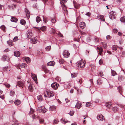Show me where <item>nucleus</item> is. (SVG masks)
<instances>
[{"label": "nucleus", "instance_id": "64", "mask_svg": "<svg viewBox=\"0 0 125 125\" xmlns=\"http://www.w3.org/2000/svg\"><path fill=\"white\" fill-rule=\"evenodd\" d=\"M5 86L6 87H8V88H9L10 86V84H5Z\"/></svg>", "mask_w": 125, "mask_h": 125}, {"label": "nucleus", "instance_id": "4", "mask_svg": "<svg viewBox=\"0 0 125 125\" xmlns=\"http://www.w3.org/2000/svg\"><path fill=\"white\" fill-rule=\"evenodd\" d=\"M59 86V84L56 83H54L51 84V87L54 89H57Z\"/></svg>", "mask_w": 125, "mask_h": 125}, {"label": "nucleus", "instance_id": "33", "mask_svg": "<svg viewBox=\"0 0 125 125\" xmlns=\"http://www.w3.org/2000/svg\"><path fill=\"white\" fill-rule=\"evenodd\" d=\"M20 23L21 24L24 25L25 24L26 21L24 19H21L20 21Z\"/></svg>", "mask_w": 125, "mask_h": 125}, {"label": "nucleus", "instance_id": "28", "mask_svg": "<svg viewBox=\"0 0 125 125\" xmlns=\"http://www.w3.org/2000/svg\"><path fill=\"white\" fill-rule=\"evenodd\" d=\"M97 17L100 19L102 21H105L104 16L102 15H100L97 16Z\"/></svg>", "mask_w": 125, "mask_h": 125}, {"label": "nucleus", "instance_id": "57", "mask_svg": "<svg viewBox=\"0 0 125 125\" xmlns=\"http://www.w3.org/2000/svg\"><path fill=\"white\" fill-rule=\"evenodd\" d=\"M74 112L73 111H71L69 113V114L73 116L74 114Z\"/></svg>", "mask_w": 125, "mask_h": 125}, {"label": "nucleus", "instance_id": "52", "mask_svg": "<svg viewBox=\"0 0 125 125\" xmlns=\"http://www.w3.org/2000/svg\"><path fill=\"white\" fill-rule=\"evenodd\" d=\"M59 62L60 64H63L64 62V61L62 59H61L59 60Z\"/></svg>", "mask_w": 125, "mask_h": 125}, {"label": "nucleus", "instance_id": "29", "mask_svg": "<svg viewBox=\"0 0 125 125\" xmlns=\"http://www.w3.org/2000/svg\"><path fill=\"white\" fill-rule=\"evenodd\" d=\"M14 104L17 105H18L21 104V101L17 99L14 102Z\"/></svg>", "mask_w": 125, "mask_h": 125}, {"label": "nucleus", "instance_id": "19", "mask_svg": "<svg viewBox=\"0 0 125 125\" xmlns=\"http://www.w3.org/2000/svg\"><path fill=\"white\" fill-rule=\"evenodd\" d=\"M42 67L45 73H47L49 71L46 68L45 65H42Z\"/></svg>", "mask_w": 125, "mask_h": 125}, {"label": "nucleus", "instance_id": "39", "mask_svg": "<svg viewBox=\"0 0 125 125\" xmlns=\"http://www.w3.org/2000/svg\"><path fill=\"white\" fill-rule=\"evenodd\" d=\"M36 21L37 23H39L41 21L40 17L37 16L36 18Z\"/></svg>", "mask_w": 125, "mask_h": 125}, {"label": "nucleus", "instance_id": "5", "mask_svg": "<svg viewBox=\"0 0 125 125\" xmlns=\"http://www.w3.org/2000/svg\"><path fill=\"white\" fill-rule=\"evenodd\" d=\"M118 81L121 83H123L125 81V76L119 75L118 78Z\"/></svg>", "mask_w": 125, "mask_h": 125}, {"label": "nucleus", "instance_id": "41", "mask_svg": "<svg viewBox=\"0 0 125 125\" xmlns=\"http://www.w3.org/2000/svg\"><path fill=\"white\" fill-rule=\"evenodd\" d=\"M51 49V47L50 45L47 46L46 48V50L47 51H49Z\"/></svg>", "mask_w": 125, "mask_h": 125}, {"label": "nucleus", "instance_id": "35", "mask_svg": "<svg viewBox=\"0 0 125 125\" xmlns=\"http://www.w3.org/2000/svg\"><path fill=\"white\" fill-rule=\"evenodd\" d=\"M46 27L45 26H43L40 28L41 30L43 31H45L46 30Z\"/></svg>", "mask_w": 125, "mask_h": 125}, {"label": "nucleus", "instance_id": "36", "mask_svg": "<svg viewBox=\"0 0 125 125\" xmlns=\"http://www.w3.org/2000/svg\"><path fill=\"white\" fill-rule=\"evenodd\" d=\"M121 21L122 22H125V16H124L122 17H121L120 19Z\"/></svg>", "mask_w": 125, "mask_h": 125}, {"label": "nucleus", "instance_id": "14", "mask_svg": "<svg viewBox=\"0 0 125 125\" xmlns=\"http://www.w3.org/2000/svg\"><path fill=\"white\" fill-rule=\"evenodd\" d=\"M117 90L120 94H121L122 95V92L123 91V89L122 87L120 86H118L117 87Z\"/></svg>", "mask_w": 125, "mask_h": 125}, {"label": "nucleus", "instance_id": "56", "mask_svg": "<svg viewBox=\"0 0 125 125\" xmlns=\"http://www.w3.org/2000/svg\"><path fill=\"white\" fill-rule=\"evenodd\" d=\"M58 35L61 37H63V36L62 34L60 32H59L58 33Z\"/></svg>", "mask_w": 125, "mask_h": 125}, {"label": "nucleus", "instance_id": "43", "mask_svg": "<svg viewBox=\"0 0 125 125\" xmlns=\"http://www.w3.org/2000/svg\"><path fill=\"white\" fill-rule=\"evenodd\" d=\"M15 93L14 91H11L10 93V95L11 96H13L14 95Z\"/></svg>", "mask_w": 125, "mask_h": 125}, {"label": "nucleus", "instance_id": "21", "mask_svg": "<svg viewBox=\"0 0 125 125\" xmlns=\"http://www.w3.org/2000/svg\"><path fill=\"white\" fill-rule=\"evenodd\" d=\"M103 83V81L101 78H99L97 80V84L99 85H101Z\"/></svg>", "mask_w": 125, "mask_h": 125}, {"label": "nucleus", "instance_id": "15", "mask_svg": "<svg viewBox=\"0 0 125 125\" xmlns=\"http://www.w3.org/2000/svg\"><path fill=\"white\" fill-rule=\"evenodd\" d=\"M23 59L25 61V62H26L29 63L30 62V59L29 57H23Z\"/></svg>", "mask_w": 125, "mask_h": 125}, {"label": "nucleus", "instance_id": "6", "mask_svg": "<svg viewBox=\"0 0 125 125\" xmlns=\"http://www.w3.org/2000/svg\"><path fill=\"white\" fill-rule=\"evenodd\" d=\"M33 36V34L32 33L31 31H27L26 34V36L27 38L29 39L32 37Z\"/></svg>", "mask_w": 125, "mask_h": 125}, {"label": "nucleus", "instance_id": "24", "mask_svg": "<svg viewBox=\"0 0 125 125\" xmlns=\"http://www.w3.org/2000/svg\"><path fill=\"white\" fill-rule=\"evenodd\" d=\"M55 62L53 61H51L47 64L48 65V66H53L54 65Z\"/></svg>", "mask_w": 125, "mask_h": 125}, {"label": "nucleus", "instance_id": "42", "mask_svg": "<svg viewBox=\"0 0 125 125\" xmlns=\"http://www.w3.org/2000/svg\"><path fill=\"white\" fill-rule=\"evenodd\" d=\"M104 74L103 72L102 71H100L99 72L98 76L102 77L103 76Z\"/></svg>", "mask_w": 125, "mask_h": 125}, {"label": "nucleus", "instance_id": "53", "mask_svg": "<svg viewBox=\"0 0 125 125\" xmlns=\"http://www.w3.org/2000/svg\"><path fill=\"white\" fill-rule=\"evenodd\" d=\"M60 121L61 123L64 124H65L66 122V121L62 118L61 119Z\"/></svg>", "mask_w": 125, "mask_h": 125}, {"label": "nucleus", "instance_id": "23", "mask_svg": "<svg viewBox=\"0 0 125 125\" xmlns=\"http://www.w3.org/2000/svg\"><path fill=\"white\" fill-rule=\"evenodd\" d=\"M11 21L14 22H17L18 19L14 17H12L10 19Z\"/></svg>", "mask_w": 125, "mask_h": 125}, {"label": "nucleus", "instance_id": "54", "mask_svg": "<svg viewBox=\"0 0 125 125\" xmlns=\"http://www.w3.org/2000/svg\"><path fill=\"white\" fill-rule=\"evenodd\" d=\"M85 15L88 17H90L91 15V13L90 12H87L85 13Z\"/></svg>", "mask_w": 125, "mask_h": 125}, {"label": "nucleus", "instance_id": "2", "mask_svg": "<svg viewBox=\"0 0 125 125\" xmlns=\"http://www.w3.org/2000/svg\"><path fill=\"white\" fill-rule=\"evenodd\" d=\"M85 63L86 62L84 61L81 60L77 62L76 63V65L78 68H82L85 66Z\"/></svg>", "mask_w": 125, "mask_h": 125}, {"label": "nucleus", "instance_id": "34", "mask_svg": "<svg viewBox=\"0 0 125 125\" xmlns=\"http://www.w3.org/2000/svg\"><path fill=\"white\" fill-rule=\"evenodd\" d=\"M1 29L2 30L4 31H6V27L4 25L1 26L0 27Z\"/></svg>", "mask_w": 125, "mask_h": 125}, {"label": "nucleus", "instance_id": "3", "mask_svg": "<svg viewBox=\"0 0 125 125\" xmlns=\"http://www.w3.org/2000/svg\"><path fill=\"white\" fill-rule=\"evenodd\" d=\"M47 110L43 106H42L38 107V111L39 113H44L46 112Z\"/></svg>", "mask_w": 125, "mask_h": 125}, {"label": "nucleus", "instance_id": "8", "mask_svg": "<svg viewBox=\"0 0 125 125\" xmlns=\"http://www.w3.org/2000/svg\"><path fill=\"white\" fill-rule=\"evenodd\" d=\"M114 12L113 11H111L109 14V16L110 19L111 20L114 19L115 18V15L114 14Z\"/></svg>", "mask_w": 125, "mask_h": 125}, {"label": "nucleus", "instance_id": "18", "mask_svg": "<svg viewBox=\"0 0 125 125\" xmlns=\"http://www.w3.org/2000/svg\"><path fill=\"white\" fill-rule=\"evenodd\" d=\"M42 67L45 73H47L49 71L46 68L45 65H42Z\"/></svg>", "mask_w": 125, "mask_h": 125}, {"label": "nucleus", "instance_id": "46", "mask_svg": "<svg viewBox=\"0 0 125 125\" xmlns=\"http://www.w3.org/2000/svg\"><path fill=\"white\" fill-rule=\"evenodd\" d=\"M18 37L17 36H15L14 37L13 39V41L14 42H16L18 40Z\"/></svg>", "mask_w": 125, "mask_h": 125}, {"label": "nucleus", "instance_id": "12", "mask_svg": "<svg viewBox=\"0 0 125 125\" xmlns=\"http://www.w3.org/2000/svg\"><path fill=\"white\" fill-rule=\"evenodd\" d=\"M79 25L80 28L82 29H84L86 26L85 23L83 22H80Z\"/></svg>", "mask_w": 125, "mask_h": 125}, {"label": "nucleus", "instance_id": "37", "mask_svg": "<svg viewBox=\"0 0 125 125\" xmlns=\"http://www.w3.org/2000/svg\"><path fill=\"white\" fill-rule=\"evenodd\" d=\"M71 75L72 78H75L77 76V74L76 73H71Z\"/></svg>", "mask_w": 125, "mask_h": 125}, {"label": "nucleus", "instance_id": "1", "mask_svg": "<svg viewBox=\"0 0 125 125\" xmlns=\"http://www.w3.org/2000/svg\"><path fill=\"white\" fill-rule=\"evenodd\" d=\"M44 94V97L47 98L52 97L54 96L53 92L49 90H46L45 91Z\"/></svg>", "mask_w": 125, "mask_h": 125}, {"label": "nucleus", "instance_id": "10", "mask_svg": "<svg viewBox=\"0 0 125 125\" xmlns=\"http://www.w3.org/2000/svg\"><path fill=\"white\" fill-rule=\"evenodd\" d=\"M17 85L23 88L24 86V83L22 81H19L17 83Z\"/></svg>", "mask_w": 125, "mask_h": 125}, {"label": "nucleus", "instance_id": "26", "mask_svg": "<svg viewBox=\"0 0 125 125\" xmlns=\"http://www.w3.org/2000/svg\"><path fill=\"white\" fill-rule=\"evenodd\" d=\"M111 74L112 76H115V75H117V74L115 72V71L114 70H112L111 69Z\"/></svg>", "mask_w": 125, "mask_h": 125}, {"label": "nucleus", "instance_id": "59", "mask_svg": "<svg viewBox=\"0 0 125 125\" xmlns=\"http://www.w3.org/2000/svg\"><path fill=\"white\" fill-rule=\"evenodd\" d=\"M4 8V5H0V10L3 9Z\"/></svg>", "mask_w": 125, "mask_h": 125}, {"label": "nucleus", "instance_id": "58", "mask_svg": "<svg viewBox=\"0 0 125 125\" xmlns=\"http://www.w3.org/2000/svg\"><path fill=\"white\" fill-rule=\"evenodd\" d=\"M60 0L63 3H65L66 2L67 0Z\"/></svg>", "mask_w": 125, "mask_h": 125}, {"label": "nucleus", "instance_id": "44", "mask_svg": "<svg viewBox=\"0 0 125 125\" xmlns=\"http://www.w3.org/2000/svg\"><path fill=\"white\" fill-rule=\"evenodd\" d=\"M74 7L76 8H78V5L76 2H73Z\"/></svg>", "mask_w": 125, "mask_h": 125}, {"label": "nucleus", "instance_id": "30", "mask_svg": "<svg viewBox=\"0 0 125 125\" xmlns=\"http://www.w3.org/2000/svg\"><path fill=\"white\" fill-rule=\"evenodd\" d=\"M20 53L19 51H15L14 52V55L15 56L18 57L20 55Z\"/></svg>", "mask_w": 125, "mask_h": 125}, {"label": "nucleus", "instance_id": "11", "mask_svg": "<svg viewBox=\"0 0 125 125\" xmlns=\"http://www.w3.org/2000/svg\"><path fill=\"white\" fill-rule=\"evenodd\" d=\"M97 119L99 120L102 121L104 117L101 114H98L97 115Z\"/></svg>", "mask_w": 125, "mask_h": 125}, {"label": "nucleus", "instance_id": "27", "mask_svg": "<svg viewBox=\"0 0 125 125\" xmlns=\"http://www.w3.org/2000/svg\"><path fill=\"white\" fill-rule=\"evenodd\" d=\"M28 89L31 92H32L33 91V89L32 85L30 84L28 87Z\"/></svg>", "mask_w": 125, "mask_h": 125}, {"label": "nucleus", "instance_id": "13", "mask_svg": "<svg viewBox=\"0 0 125 125\" xmlns=\"http://www.w3.org/2000/svg\"><path fill=\"white\" fill-rule=\"evenodd\" d=\"M25 11L26 13V16L28 19H29L30 17V13L29 10L27 9L26 8H25Z\"/></svg>", "mask_w": 125, "mask_h": 125}, {"label": "nucleus", "instance_id": "31", "mask_svg": "<svg viewBox=\"0 0 125 125\" xmlns=\"http://www.w3.org/2000/svg\"><path fill=\"white\" fill-rule=\"evenodd\" d=\"M37 98L38 100L40 101H41L43 100V98L42 97V96L41 95H39L37 97Z\"/></svg>", "mask_w": 125, "mask_h": 125}, {"label": "nucleus", "instance_id": "47", "mask_svg": "<svg viewBox=\"0 0 125 125\" xmlns=\"http://www.w3.org/2000/svg\"><path fill=\"white\" fill-rule=\"evenodd\" d=\"M58 122L59 121L57 119H55L53 121V124H56L58 123Z\"/></svg>", "mask_w": 125, "mask_h": 125}, {"label": "nucleus", "instance_id": "63", "mask_svg": "<svg viewBox=\"0 0 125 125\" xmlns=\"http://www.w3.org/2000/svg\"><path fill=\"white\" fill-rule=\"evenodd\" d=\"M39 121L41 123H42L44 122V120L42 119H40L39 120Z\"/></svg>", "mask_w": 125, "mask_h": 125}, {"label": "nucleus", "instance_id": "49", "mask_svg": "<svg viewBox=\"0 0 125 125\" xmlns=\"http://www.w3.org/2000/svg\"><path fill=\"white\" fill-rule=\"evenodd\" d=\"M15 66L17 69H20V68L21 64H17L15 65Z\"/></svg>", "mask_w": 125, "mask_h": 125}, {"label": "nucleus", "instance_id": "38", "mask_svg": "<svg viewBox=\"0 0 125 125\" xmlns=\"http://www.w3.org/2000/svg\"><path fill=\"white\" fill-rule=\"evenodd\" d=\"M117 47L116 45H113L112 47V49L116 51L117 49Z\"/></svg>", "mask_w": 125, "mask_h": 125}, {"label": "nucleus", "instance_id": "32", "mask_svg": "<svg viewBox=\"0 0 125 125\" xmlns=\"http://www.w3.org/2000/svg\"><path fill=\"white\" fill-rule=\"evenodd\" d=\"M7 43L10 46H13V44L11 41H7Z\"/></svg>", "mask_w": 125, "mask_h": 125}, {"label": "nucleus", "instance_id": "45", "mask_svg": "<svg viewBox=\"0 0 125 125\" xmlns=\"http://www.w3.org/2000/svg\"><path fill=\"white\" fill-rule=\"evenodd\" d=\"M34 111V110L32 109L31 108L30 111L29 112V114H32Z\"/></svg>", "mask_w": 125, "mask_h": 125}, {"label": "nucleus", "instance_id": "7", "mask_svg": "<svg viewBox=\"0 0 125 125\" xmlns=\"http://www.w3.org/2000/svg\"><path fill=\"white\" fill-rule=\"evenodd\" d=\"M70 54L69 52L66 50L64 51L63 53V55L64 57L66 58H68Z\"/></svg>", "mask_w": 125, "mask_h": 125}, {"label": "nucleus", "instance_id": "40", "mask_svg": "<svg viewBox=\"0 0 125 125\" xmlns=\"http://www.w3.org/2000/svg\"><path fill=\"white\" fill-rule=\"evenodd\" d=\"M51 21L52 23H55L56 22V20L55 19V17L53 18H51Z\"/></svg>", "mask_w": 125, "mask_h": 125}, {"label": "nucleus", "instance_id": "16", "mask_svg": "<svg viewBox=\"0 0 125 125\" xmlns=\"http://www.w3.org/2000/svg\"><path fill=\"white\" fill-rule=\"evenodd\" d=\"M97 50L98 52H99L100 55H101L102 53L103 52V49L101 48H99L97 47Z\"/></svg>", "mask_w": 125, "mask_h": 125}, {"label": "nucleus", "instance_id": "55", "mask_svg": "<svg viewBox=\"0 0 125 125\" xmlns=\"http://www.w3.org/2000/svg\"><path fill=\"white\" fill-rule=\"evenodd\" d=\"M55 79H56L58 82H60L61 80V78L59 77H56L55 78Z\"/></svg>", "mask_w": 125, "mask_h": 125}, {"label": "nucleus", "instance_id": "61", "mask_svg": "<svg viewBox=\"0 0 125 125\" xmlns=\"http://www.w3.org/2000/svg\"><path fill=\"white\" fill-rule=\"evenodd\" d=\"M12 121L14 122L15 123H17V120H16V119L13 118V119Z\"/></svg>", "mask_w": 125, "mask_h": 125}, {"label": "nucleus", "instance_id": "25", "mask_svg": "<svg viewBox=\"0 0 125 125\" xmlns=\"http://www.w3.org/2000/svg\"><path fill=\"white\" fill-rule=\"evenodd\" d=\"M56 108V106L54 105L50 106V110L52 111H54L55 110Z\"/></svg>", "mask_w": 125, "mask_h": 125}, {"label": "nucleus", "instance_id": "60", "mask_svg": "<svg viewBox=\"0 0 125 125\" xmlns=\"http://www.w3.org/2000/svg\"><path fill=\"white\" fill-rule=\"evenodd\" d=\"M103 60L102 59H100L99 61V64H101L103 63Z\"/></svg>", "mask_w": 125, "mask_h": 125}, {"label": "nucleus", "instance_id": "50", "mask_svg": "<svg viewBox=\"0 0 125 125\" xmlns=\"http://www.w3.org/2000/svg\"><path fill=\"white\" fill-rule=\"evenodd\" d=\"M7 56L5 55H4L3 56L2 59L3 60H6L7 59Z\"/></svg>", "mask_w": 125, "mask_h": 125}, {"label": "nucleus", "instance_id": "9", "mask_svg": "<svg viewBox=\"0 0 125 125\" xmlns=\"http://www.w3.org/2000/svg\"><path fill=\"white\" fill-rule=\"evenodd\" d=\"M31 76L35 82L36 83H38L37 81V77L36 75L34 74L31 73Z\"/></svg>", "mask_w": 125, "mask_h": 125}, {"label": "nucleus", "instance_id": "51", "mask_svg": "<svg viewBox=\"0 0 125 125\" xmlns=\"http://www.w3.org/2000/svg\"><path fill=\"white\" fill-rule=\"evenodd\" d=\"M26 64L25 63H22L21 64V66L22 68H24L26 66Z\"/></svg>", "mask_w": 125, "mask_h": 125}, {"label": "nucleus", "instance_id": "20", "mask_svg": "<svg viewBox=\"0 0 125 125\" xmlns=\"http://www.w3.org/2000/svg\"><path fill=\"white\" fill-rule=\"evenodd\" d=\"M112 103L111 102L107 103H106V106L109 108L111 109V107H112Z\"/></svg>", "mask_w": 125, "mask_h": 125}, {"label": "nucleus", "instance_id": "48", "mask_svg": "<svg viewBox=\"0 0 125 125\" xmlns=\"http://www.w3.org/2000/svg\"><path fill=\"white\" fill-rule=\"evenodd\" d=\"M56 31L55 30V29H52V30L51 31V33L52 34H55L56 33Z\"/></svg>", "mask_w": 125, "mask_h": 125}, {"label": "nucleus", "instance_id": "22", "mask_svg": "<svg viewBox=\"0 0 125 125\" xmlns=\"http://www.w3.org/2000/svg\"><path fill=\"white\" fill-rule=\"evenodd\" d=\"M81 105L82 104H81L79 103L78 102L76 104L75 107L78 109H80L81 107Z\"/></svg>", "mask_w": 125, "mask_h": 125}, {"label": "nucleus", "instance_id": "17", "mask_svg": "<svg viewBox=\"0 0 125 125\" xmlns=\"http://www.w3.org/2000/svg\"><path fill=\"white\" fill-rule=\"evenodd\" d=\"M31 42L33 44H35L37 43V39L33 38L31 40Z\"/></svg>", "mask_w": 125, "mask_h": 125}, {"label": "nucleus", "instance_id": "62", "mask_svg": "<svg viewBox=\"0 0 125 125\" xmlns=\"http://www.w3.org/2000/svg\"><path fill=\"white\" fill-rule=\"evenodd\" d=\"M113 32L115 33H117L118 32L117 30L116 29H114L113 30Z\"/></svg>", "mask_w": 125, "mask_h": 125}]
</instances>
